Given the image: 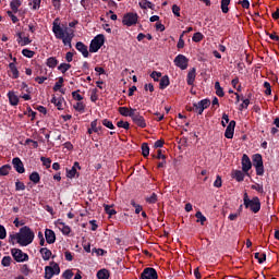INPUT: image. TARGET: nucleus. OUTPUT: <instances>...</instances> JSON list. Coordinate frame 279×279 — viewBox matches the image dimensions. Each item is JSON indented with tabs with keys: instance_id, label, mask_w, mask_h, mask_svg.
<instances>
[{
	"instance_id": "nucleus-42",
	"label": "nucleus",
	"mask_w": 279,
	"mask_h": 279,
	"mask_svg": "<svg viewBox=\"0 0 279 279\" xmlns=\"http://www.w3.org/2000/svg\"><path fill=\"white\" fill-rule=\"evenodd\" d=\"M63 84H64V77L60 76L59 81L53 86L54 93H58V90H60V88H62Z\"/></svg>"
},
{
	"instance_id": "nucleus-27",
	"label": "nucleus",
	"mask_w": 279,
	"mask_h": 279,
	"mask_svg": "<svg viewBox=\"0 0 279 279\" xmlns=\"http://www.w3.org/2000/svg\"><path fill=\"white\" fill-rule=\"evenodd\" d=\"M252 98V94H248V98H241L242 104L239 107L240 111L247 110L250 107V99Z\"/></svg>"
},
{
	"instance_id": "nucleus-47",
	"label": "nucleus",
	"mask_w": 279,
	"mask_h": 279,
	"mask_svg": "<svg viewBox=\"0 0 279 279\" xmlns=\"http://www.w3.org/2000/svg\"><path fill=\"white\" fill-rule=\"evenodd\" d=\"M59 230L62 232V234H64V236H69L71 234V227L66 225L63 227H59Z\"/></svg>"
},
{
	"instance_id": "nucleus-14",
	"label": "nucleus",
	"mask_w": 279,
	"mask_h": 279,
	"mask_svg": "<svg viewBox=\"0 0 279 279\" xmlns=\"http://www.w3.org/2000/svg\"><path fill=\"white\" fill-rule=\"evenodd\" d=\"M236 128V121L231 120L225 131L226 138H234V129Z\"/></svg>"
},
{
	"instance_id": "nucleus-18",
	"label": "nucleus",
	"mask_w": 279,
	"mask_h": 279,
	"mask_svg": "<svg viewBox=\"0 0 279 279\" xmlns=\"http://www.w3.org/2000/svg\"><path fill=\"white\" fill-rule=\"evenodd\" d=\"M197 77V69L192 68L186 76V84L187 86H193L195 84V78Z\"/></svg>"
},
{
	"instance_id": "nucleus-55",
	"label": "nucleus",
	"mask_w": 279,
	"mask_h": 279,
	"mask_svg": "<svg viewBox=\"0 0 279 279\" xmlns=\"http://www.w3.org/2000/svg\"><path fill=\"white\" fill-rule=\"evenodd\" d=\"M14 241H16V243H19V233H12L9 235V243L14 245Z\"/></svg>"
},
{
	"instance_id": "nucleus-48",
	"label": "nucleus",
	"mask_w": 279,
	"mask_h": 279,
	"mask_svg": "<svg viewBox=\"0 0 279 279\" xmlns=\"http://www.w3.org/2000/svg\"><path fill=\"white\" fill-rule=\"evenodd\" d=\"M11 263H12V257L10 256H4L1 260L2 267H10Z\"/></svg>"
},
{
	"instance_id": "nucleus-58",
	"label": "nucleus",
	"mask_w": 279,
	"mask_h": 279,
	"mask_svg": "<svg viewBox=\"0 0 279 279\" xmlns=\"http://www.w3.org/2000/svg\"><path fill=\"white\" fill-rule=\"evenodd\" d=\"M117 125H118L119 128H123V130H130V122H125V121H123V120H120V121L117 123Z\"/></svg>"
},
{
	"instance_id": "nucleus-41",
	"label": "nucleus",
	"mask_w": 279,
	"mask_h": 279,
	"mask_svg": "<svg viewBox=\"0 0 279 279\" xmlns=\"http://www.w3.org/2000/svg\"><path fill=\"white\" fill-rule=\"evenodd\" d=\"M142 156H144V158L149 156V145L147 143L142 144Z\"/></svg>"
},
{
	"instance_id": "nucleus-3",
	"label": "nucleus",
	"mask_w": 279,
	"mask_h": 279,
	"mask_svg": "<svg viewBox=\"0 0 279 279\" xmlns=\"http://www.w3.org/2000/svg\"><path fill=\"white\" fill-rule=\"evenodd\" d=\"M243 202H244V207L250 208L252 213L256 214L260 211V198H258L257 196L250 199V196L247 195V193H244Z\"/></svg>"
},
{
	"instance_id": "nucleus-51",
	"label": "nucleus",
	"mask_w": 279,
	"mask_h": 279,
	"mask_svg": "<svg viewBox=\"0 0 279 279\" xmlns=\"http://www.w3.org/2000/svg\"><path fill=\"white\" fill-rule=\"evenodd\" d=\"M101 123L102 125H105V128H108L109 130H114V124L112 123V121L104 119Z\"/></svg>"
},
{
	"instance_id": "nucleus-38",
	"label": "nucleus",
	"mask_w": 279,
	"mask_h": 279,
	"mask_svg": "<svg viewBox=\"0 0 279 279\" xmlns=\"http://www.w3.org/2000/svg\"><path fill=\"white\" fill-rule=\"evenodd\" d=\"M228 5H230V0H221V10L223 14H228V12H230Z\"/></svg>"
},
{
	"instance_id": "nucleus-64",
	"label": "nucleus",
	"mask_w": 279,
	"mask_h": 279,
	"mask_svg": "<svg viewBox=\"0 0 279 279\" xmlns=\"http://www.w3.org/2000/svg\"><path fill=\"white\" fill-rule=\"evenodd\" d=\"M172 14H174L177 17H180V7H178V4L172 5Z\"/></svg>"
},
{
	"instance_id": "nucleus-17",
	"label": "nucleus",
	"mask_w": 279,
	"mask_h": 279,
	"mask_svg": "<svg viewBox=\"0 0 279 279\" xmlns=\"http://www.w3.org/2000/svg\"><path fill=\"white\" fill-rule=\"evenodd\" d=\"M118 112L122 117H130L132 119L134 117V113L136 112V109L128 108V107H120V108H118Z\"/></svg>"
},
{
	"instance_id": "nucleus-19",
	"label": "nucleus",
	"mask_w": 279,
	"mask_h": 279,
	"mask_svg": "<svg viewBox=\"0 0 279 279\" xmlns=\"http://www.w3.org/2000/svg\"><path fill=\"white\" fill-rule=\"evenodd\" d=\"M75 49H77L80 53H82L83 58H88V56H90V53L88 52V46H86L82 41L76 43Z\"/></svg>"
},
{
	"instance_id": "nucleus-62",
	"label": "nucleus",
	"mask_w": 279,
	"mask_h": 279,
	"mask_svg": "<svg viewBox=\"0 0 279 279\" xmlns=\"http://www.w3.org/2000/svg\"><path fill=\"white\" fill-rule=\"evenodd\" d=\"M5 236H8V231L5 230V227L0 225V239L3 240Z\"/></svg>"
},
{
	"instance_id": "nucleus-20",
	"label": "nucleus",
	"mask_w": 279,
	"mask_h": 279,
	"mask_svg": "<svg viewBox=\"0 0 279 279\" xmlns=\"http://www.w3.org/2000/svg\"><path fill=\"white\" fill-rule=\"evenodd\" d=\"M45 236H46V242L49 245H52V243H56V232L51 229H46L45 230Z\"/></svg>"
},
{
	"instance_id": "nucleus-12",
	"label": "nucleus",
	"mask_w": 279,
	"mask_h": 279,
	"mask_svg": "<svg viewBox=\"0 0 279 279\" xmlns=\"http://www.w3.org/2000/svg\"><path fill=\"white\" fill-rule=\"evenodd\" d=\"M133 123H135V125H137L138 128H147V122H145V118L143 116H141V113L138 112V110H136L133 113V117H131Z\"/></svg>"
},
{
	"instance_id": "nucleus-24",
	"label": "nucleus",
	"mask_w": 279,
	"mask_h": 279,
	"mask_svg": "<svg viewBox=\"0 0 279 279\" xmlns=\"http://www.w3.org/2000/svg\"><path fill=\"white\" fill-rule=\"evenodd\" d=\"M39 253L41 254V257L44 260H49L53 256V253H51V250L47 247L40 248Z\"/></svg>"
},
{
	"instance_id": "nucleus-35",
	"label": "nucleus",
	"mask_w": 279,
	"mask_h": 279,
	"mask_svg": "<svg viewBox=\"0 0 279 279\" xmlns=\"http://www.w3.org/2000/svg\"><path fill=\"white\" fill-rule=\"evenodd\" d=\"M195 217H196V222L197 223H201V226H204V223H206V216H204V214H202V211H197L196 214H195Z\"/></svg>"
},
{
	"instance_id": "nucleus-11",
	"label": "nucleus",
	"mask_w": 279,
	"mask_h": 279,
	"mask_svg": "<svg viewBox=\"0 0 279 279\" xmlns=\"http://www.w3.org/2000/svg\"><path fill=\"white\" fill-rule=\"evenodd\" d=\"M140 279H158V271L153 267H147L142 271Z\"/></svg>"
},
{
	"instance_id": "nucleus-30",
	"label": "nucleus",
	"mask_w": 279,
	"mask_h": 279,
	"mask_svg": "<svg viewBox=\"0 0 279 279\" xmlns=\"http://www.w3.org/2000/svg\"><path fill=\"white\" fill-rule=\"evenodd\" d=\"M58 59L56 57H50L46 61V65L49 66V69H56L58 66Z\"/></svg>"
},
{
	"instance_id": "nucleus-5",
	"label": "nucleus",
	"mask_w": 279,
	"mask_h": 279,
	"mask_svg": "<svg viewBox=\"0 0 279 279\" xmlns=\"http://www.w3.org/2000/svg\"><path fill=\"white\" fill-rule=\"evenodd\" d=\"M253 167H255L256 175H265V166L263 165V155L255 154L252 157Z\"/></svg>"
},
{
	"instance_id": "nucleus-32",
	"label": "nucleus",
	"mask_w": 279,
	"mask_h": 279,
	"mask_svg": "<svg viewBox=\"0 0 279 279\" xmlns=\"http://www.w3.org/2000/svg\"><path fill=\"white\" fill-rule=\"evenodd\" d=\"M215 90L218 97H225L226 93H223V87H221V84L219 83V81L215 83Z\"/></svg>"
},
{
	"instance_id": "nucleus-9",
	"label": "nucleus",
	"mask_w": 279,
	"mask_h": 279,
	"mask_svg": "<svg viewBox=\"0 0 279 279\" xmlns=\"http://www.w3.org/2000/svg\"><path fill=\"white\" fill-rule=\"evenodd\" d=\"M122 23L123 25H126V27H132V25H136V23H138V13L129 12L124 14Z\"/></svg>"
},
{
	"instance_id": "nucleus-1",
	"label": "nucleus",
	"mask_w": 279,
	"mask_h": 279,
	"mask_svg": "<svg viewBox=\"0 0 279 279\" xmlns=\"http://www.w3.org/2000/svg\"><path fill=\"white\" fill-rule=\"evenodd\" d=\"M52 33L58 40H62L63 45L66 47H73L71 43H73V38H75V31L64 26V24L60 25V19H56L52 23Z\"/></svg>"
},
{
	"instance_id": "nucleus-13",
	"label": "nucleus",
	"mask_w": 279,
	"mask_h": 279,
	"mask_svg": "<svg viewBox=\"0 0 279 279\" xmlns=\"http://www.w3.org/2000/svg\"><path fill=\"white\" fill-rule=\"evenodd\" d=\"M77 169L80 170L82 169V167L80 166V162L75 161L71 169L66 168V178H70V180H73L75 175L80 178V173H77Z\"/></svg>"
},
{
	"instance_id": "nucleus-2",
	"label": "nucleus",
	"mask_w": 279,
	"mask_h": 279,
	"mask_svg": "<svg viewBox=\"0 0 279 279\" xmlns=\"http://www.w3.org/2000/svg\"><path fill=\"white\" fill-rule=\"evenodd\" d=\"M34 231H32L29 227H22L19 232V245L27 247V245H32V243H34Z\"/></svg>"
},
{
	"instance_id": "nucleus-37",
	"label": "nucleus",
	"mask_w": 279,
	"mask_h": 279,
	"mask_svg": "<svg viewBox=\"0 0 279 279\" xmlns=\"http://www.w3.org/2000/svg\"><path fill=\"white\" fill-rule=\"evenodd\" d=\"M12 171V166L10 165H4L0 167V175H8Z\"/></svg>"
},
{
	"instance_id": "nucleus-6",
	"label": "nucleus",
	"mask_w": 279,
	"mask_h": 279,
	"mask_svg": "<svg viewBox=\"0 0 279 279\" xmlns=\"http://www.w3.org/2000/svg\"><path fill=\"white\" fill-rule=\"evenodd\" d=\"M53 276H60V265L56 262H50V266L45 267V279H51Z\"/></svg>"
},
{
	"instance_id": "nucleus-61",
	"label": "nucleus",
	"mask_w": 279,
	"mask_h": 279,
	"mask_svg": "<svg viewBox=\"0 0 279 279\" xmlns=\"http://www.w3.org/2000/svg\"><path fill=\"white\" fill-rule=\"evenodd\" d=\"M29 143H32L33 149H38V142H37V141H34V140H32V138H27V140L25 141V145H29Z\"/></svg>"
},
{
	"instance_id": "nucleus-56",
	"label": "nucleus",
	"mask_w": 279,
	"mask_h": 279,
	"mask_svg": "<svg viewBox=\"0 0 279 279\" xmlns=\"http://www.w3.org/2000/svg\"><path fill=\"white\" fill-rule=\"evenodd\" d=\"M222 184H223V182H222V180H221V175H217V177H216V180H215V182H214V186H215L216 189H221Z\"/></svg>"
},
{
	"instance_id": "nucleus-43",
	"label": "nucleus",
	"mask_w": 279,
	"mask_h": 279,
	"mask_svg": "<svg viewBox=\"0 0 279 279\" xmlns=\"http://www.w3.org/2000/svg\"><path fill=\"white\" fill-rule=\"evenodd\" d=\"M22 56H24V58H34V56H36V52L25 48L22 50Z\"/></svg>"
},
{
	"instance_id": "nucleus-54",
	"label": "nucleus",
	"mask_w": 279,
	"mask_h": 279,
	"mask_svg": "<svg viewBox=\"0 0 279 279\" xmlns=\"http://www.w3.org/2000/svg\"><path fill=\"white\" fill-rule=\"evenodd\" d=\"M41 0H31L29 5H33V10H40Z\"/></svg>"
},
{
	"instance_id": "nucleus-44",
	"label": "nucleus",
	"mask_w": 279,
	"mask_h": 279,
	"mask_svg": "<svg viewBox=\"0 0 279 279\" xmlns=\"http://www.w3.org/2000/svg\"><path fill=\"white\" fill-rule=\"evenodd\" d=\"M105 213L109 215V217H112V215H117V210L112 208L110 205H104Z\"/></svg>"
},
{
	"instance_id": "nucleus-16",
	"label": "nucleus",
	"mask_w": 279,
	"mask_h": 279,
	"mask_svg": "<svg viewBox=\"0 0 279 279\" xmlns=\"http://www.w3.org/2000/svg\"><path fill=\"white\" fill-rule=\"evenodd\" d=\"M250 169H252V160L250 159V156L244 154L242 156V171L248 173Z\"/></svg>"
},
{
	"instance_id": "nucleus-21",
	"label": "nucleus",
	"mask_w": 279,
	"mask_h": 279,
	"mask_svg": "<svg viewBox=\"0 0 279 279\" xmlns=\"http://www.w3.org/2000/svg\"><path fill=\"white\" fill-rule=\"evenodd\" d=\"M7 97L11 106H19V97L16 96L15 92H8Z\"/></svg>"
},
{
	"instance_id": "nucleus-50",
	"label": "nucleus",
	"mask_w": 279,
	"mask_h": 279,
	"mask_svg": "<svg viewBox=\"0 0 279 279\" xmlns=\"http://www.w3.org/2000/svg\"><path fill=\"white\" fill-rule=\"evenodd\" d=\"M17 43L21 45V47H25L26 45L32 44V39H29V37H22V39L17 40Z\"/></svg>"
},
{
	"instance_id": "nucleus-36",
	"label": "nucleus",
	"mask_w": 279,
	"mask_h": 279,
	"mask_svg": "<svg viewBox=\"0 0 279 279\" xmlns=\"http://www.w3.org/2000/svg\"><path fill=\"white\" fill-rule=\"evenodd\" d=\"M62 101H64V99L56 98V96H53L51 99V104H53L59 110H62Z\"/></svg>"
},
{
	"instance_id": "nucleus-45",
	"label": "nucleus",
	"mask_w": 279,
	"mask_h": 279,
	"mask_svg": "<svg viewBox=\"0 0 279 279\" xmlns=\"http://www.w3.org/2000/svg\"><path fill=\"white\" fill-rule=\"evenodd\" d=\"M69 69H71V64L70 63H61L58 66V71H61V73H66V71H69Z\"/></svg>"
},
{
	"instance_id": "nucleus-15",
	"label": "nucleus",
	"mask_w": 279,
	"mask_h": 279,
	"mask_svg": "<svg viewBox=\"0 0 279 279\" xmlns=\"http://www.w3.org/2000/svg\"><path fill=\"white\" fill-rule=\"evenodd\" d=\"M12 165L13 168L15 169V171L17 173H24L25 172V165H23V161L21 160V158L15 157L12 159Z\"/></svg>"
},
{
	"instance_id": "nucleus-29",
	"label": "nucleus",
	"mask_w": 279,
	"mask_h": 279,
	"mask_svg": "<svg viewBox=\"0 0 279 279\" xmlns=\"http://www.w3.org/2000/svg\"><path fill=\"white\" fill-rule=\"evenodd\" d=\"M20 272L22 274V276H32V274H34V270H32V268H29V266H27V264L22 265V267L20 268Z\"/></svg>"
},
{
	"instance_id": "nucleus-33",
	"label": "nucleus",
	"mask_w": 279,
	"mask_h": 279,
	"mask_svg": "<svg viewBox=\"0 0 279 279\" xmlns=\"http://www.w3.org/2000/svg\"><path fill=\"white\" fill-rule=\"evenodd\" d=\"M73 108L76 110V112L82 114L84 113V110H86V105L82 101H77L75 105H73Z\"/></svg>"
},
{
	"instance_id": "nucleus-63",
	"label": "nucleus",
	"mask_w": 279,
	"mask_h": 279,
	"mask_svg": "<svg viewBox=\"0 0 279 279\" xmlns=\"http://www.w3.org/2000/svg\"><path fill=\"white\" fill-rule=\"evenodd\" d=\"M64 279H71L73 278V270L71 269H66L63 274H62Z\"/></svg>"
},
{
	"instance_id": "nucleus-40",
	"label": "nucleus",
	"mask_w": 279,
	"mask_h": 279,
	"mask_svg": "<svg viewBox=\"0 0 279 279\" xmlns=\"http://www.w3.org/2000/svg\"><path fill=\"white\" fill-rule=\"evenodd\" d=\"M192 40L193 43H202V40H204V34L201 32L195 33L192 37Z\"/></svg>"
},
{
	"instance_id": "nucleus-59",
	"label": "nucleus",
	"mask_w": 279,
	"mask_h": 279,
	"mask_svg": "<svg viewBox=\"0 0 279 279\" xmlns=\"http://www.w3.org/2000/svg\"><path fill=\"white\" fill-rule=\"evenodd\" d=\"M25 189H26L25 183L21 181L15 182V191H25Z\"/></svg>"
},
{
	"instance_id": "nucleus-22",
	"label": "nucleus",
	"mask_w": 279,
	"mask_h": 279,
	"mask_svg": "<svg viewBox=\"0 0 279 279\" xmlns=\"http://www.w3.org/2000/svg\"><path fill=\"white\" fill-rule=\"evenodd\" d=\"M231 175L236 182H243L245 180V172L243 170H233Z\"/></svg>"
},
{
	"instance_id": "nucleus-26",
	"label": "nucleus",
	"mask_w": 279,
	"mask_h": 279,
	"mask_svg": "<svg viewBox=\"0 0 279 279\" xmlns=\"http://www.w3.org/2000/svg\"><path fill=\"white\" fill-rule=\"evenodd\" d=\"M9 69L12 73L11 75L12 80H19V69L16 68V64L14 62H11L9 64Z\"/></svg>"
},
{
	"instance_id": "nucleus-49",
	"label": "nucleus",
	"mask_w": 279,
	"mask_h": 279,
	"mask_svg": "<svg viewBox=\"0 0 279 279\" xmlns=\"http://www.w3.org/2000/svg\"><path fill=\"white\" fill-rule=\"evenodd\" d=\"M150 77L154 80V82H160V77H162V73L153 71L150 74Z\"/></svg>"
},
{
	"instance_id": "nucleus-10",
	"label": "nucleus",
	"mask_w": 279,
	"mask_h": 279,
	"mask_svg": "<svg viewBox=\"0 0 279 279\" xmlns=\"http://www.w3.org/2000/svg\"><path fill=\"white\" fill-rule=\"evenodd\" d=\"M173 62H174L175 66L181 69V71H186V69H189V58H186V56H184V54H178L174 58Z\"/></svg>"
},
{
	"instance_id": "nucleus-28",
	"label": "nucleus",
	"mask_w": 279,
	"mask_h": 279,
	"mask_svg": "<svg viewBox=\"0 0 279 279\" xmlns=\"http://www.w3.org/2000/svg\"><path fill=\"white\" fill-rule=\"evenodd\" d=\"M97 278L98 279H109L110 278V271L106 268H102L97 271Z\"/></svg>"
},
{
	"instance_id": "nucleus-60",
	"label": "nucleus",
	"mask_w": 279,
	"mask_h": 279,
	"mask_svg": "<svg viewBox=\"0 0 279 279\" xmlns=\"http://www.w3.org/2000/svg\"><path fill=\"white\" fill-rule=\"evenodd\" d=\"M264 88H265V95L267 96L271 95V84L269 82L264 83Z\"/></svg>"
},
{
	"instance_id": "nucleus-52",
	"label": "nucleus",
	"mask_w": 279,
	"mask_h": 279,
	"mask_svg": "<svg viewBox=\"0 0 279 279\" xmlns=\"http://www.w3.org/2000/svg\"><path fill=\"white\" fill-rule=\"evenodd\" d=\"M72 97L75 101H82L84 99V96L80 95V89L72 92Z\"/></svg>"
},
{
	"instance_id": "nucleus-57",
	"label": "nucleus",
	"mask_w": 279,
	"mask_h": 279,
	"mask_svg": "<svg viewBox=\"0 0 279 279\" xmlns=\"http://www.w3.org/2000/svg\"><path fill=\"white\" fill-rule=\"evenodd\" d=\"M177 49H184V34H181L177 44Z\"/></svg>"
},
{
	"instance_id": "nucleus-25",
	"label": "nucleus",
	"mask_w": 279,
	"mask_h": 279,
	"mask_svg": "<svg viewBox=\"0 0 279 279\" xmlns=\"http://www.w3.org/2000/svg\"><path fill=\"white\" fill-rule=\"evenodd\" d=\"M169 84H171V81L169 80V75L162 76L159 81L160 90H165V88H167V86H169Z\"/></svg>"
},
{
	"instance_id": "nucleus-39",
	"label": "nucleus",
	"mask_w": 279,
	"mask_h": 279,
	"mask_svg": "<svg viewBox=\"0 0 279 279\" xmlns=\"http://www.w3.org/2000/svg\"><path fill=\"white\" fill-rule=\"evenodd\" d=\"M156 202H158V194L157 193H153L150 196L146 197V203L147 204H156Z\"/></svg>"
},
{
	"instance_id": "nucleus-23",
	"label": "nucleus",
	"mask_w": 279,
	"mask_h": 279,
	"mask_svg": "<svg viewBox=\"0 0 279 279\" xmlns=\"http://www.w3.org/2000/svg\"><path fill=\"white\" fill-rule=\"evenodd\" d=\"M138 5L142 10H147V8L149 10H156V4L151 3V1L149 0H141L138 2Z\"/></svg>"
},
{
	"instance_id": "nucleus-8",
	"label": "nucleus",
	"mask_w": 279,
	"mask_h": 279,
	"mask_svg": "<svg viewBox=\"0 0 279 279\" xmlns=\"http://www.w3.org/2000/svg\"><path fill=\"white\" fill-rule=\"evenodd\" d=\"M11 255L16 263H27V260H29V255L24 253L21 248H12Z\"/></svg>"
},
{
	"instance_id": "nucleus-46",
	"label": "nucleus",
	"mask_w": 279,
	"mask_h": 279,
	"mask_svg": "<svg viewBox=\"0 0 279 279\" xmlns=\"http://www.w3.org/2000/svg\"><path fill=\"white\" fill-rule=\"evenodd\" d=\"M40 161L43 162L44 167H46V169L51 168V159L50 158L40 157Z\"/></svg>"
},
{
	"instance_id": "nucleus-7",
	"label": "nucleus",
	"mask_w": 279,
	"mask_h": 279,
	"mask_svg": "<svg viewBox=\"0 0 279 279\" xmlns=\"http://www.w3.org/2000/svg\"><path fill=\"white\" fill-rule=\"evenodd\" d=\"M207 108H210V99H208V98L202 99L198 102L193 104V110L197 114H204V111Z\"/></svg>"
},
{
	"instance_id": "nucleus-53",
	"label": "nucleus",
	"mask_w": 279,
	"mask_h": 279,
	"mask_svg": "<svg viewBox=\"0 0 279 279\" xmlns=\"http://www.w3.org/2000/svg\"><path fill=\"white\" fill-rule=\"evenodd\" d=\"M93 254H97V256H105V254H108V251L104 248H93Z\"/></svg>"
},
{
	"instance_id": "nucleus-34",
	"label": "nucleus",
	"mask_w": 279,
	"mask_h": 279,
	"mask_svg": "<svg viewBox=\"0 0 279 279\" xmlns=\"http://www.w3.org/2000/svg\"><path fill=\"white\" fill-rule=\"evenodd\" d=\"M29 180L34 184L40 183V174L37 171H34L29 174Z\"/></svg>"
},
{
	"instance_id": "nucleus-31",
	"label": "nucleus",
	"mask_w": 279,
	"mask_h": 279,
	"mask_svg": "<svg viewBox=\"0 0 279 279\" xmlns=\"http://www.w3.org/2000/svg\"><path fill=\"white\" fill-rule=\"evenodd\" d=\"M22 4L21 0H12L10 2V8H11V12H13V14H16V12H19V7Z\"/></svg>"
},
{
	"instance_id": "nucleus-4",
	"label": "nucleus",
	"mask_w": 279,
	"mask_h": 279,
	"mask_svg": "<svg viewBox=\"0 0 279 279\" xmlns=\"http://www.w3.org/2000/svg\"><path fill=\"white\" fill-rule=\"evenodd\" d=\"M104 43H106V37L101 34L97 35L93 38L89 44V53H97L104 47Z\"/></svg>"
}]
</instances>
